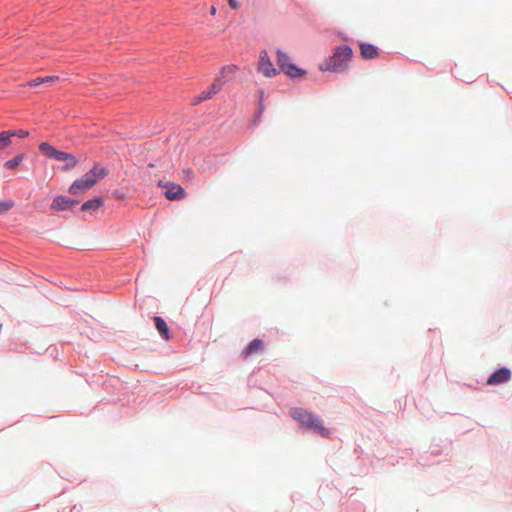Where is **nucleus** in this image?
I'll return each instance as SVG.
<instances>
[{
	"mask_svg": "<svg viewBox=\"0 0 512 512\" xmlns=\"http://www.w3.org/2000/svg\"><path fill=\"white\" fill-rule=\"evenodd\" d=\"M210 98H212V96L210 94H208V90L203 91L199 95H196L192 98L191 104L195 106V105L200 104L202 101L210 99Z\"/></svg>",
	"mask_w": 512,
	"mask_h": 512,
	"instance_id": "a211bd4d",
	"label": "nucleus"
},
{
	"mask_svg": "<svg viewBox=\"0 0 512 512\" xmlns=\"http://www.w3.org/2000/svg\"><path fill=\"white\" fill-rule=\"evenodd\" d=\"M258 71L268 78L278 74V70L274 67L266 50H262L259 54Z\"/></svg>",
	"mask_w": 512,
	"mask_h": 512,
	"instance_id": "423d86ee",
	"label": "nucleus"
},
{
	"mask_svg": "<svg viewBox=\"0 0 512 512\" xmlns=\"http://www.w3.org/2000/svg\"><path fill=\"white\" fill-rule=\"evenodd\" d=\"M77 204H78V202L76 200H73L69 197L58 196V197L54 198L51 207L55 210L60 211V210L70 209Z\"/></svg>",
	"mask_w": 512,
	"mask_h": 512,
	"instance_id": "6e6552de",
	"label": "nucleus"
},
{
	"mask_svg": "<svg viewBox=\"0 0 512 512\" xmlns=\"http://www.w3.org/2000/svg\"><path fill=\"white\" fill-rule=\"evenodd\" d=\"M216 12H217L216 7H215V6H211V8H210V13H211V15H215V14H216Z\"/></svg>",
	"mask_w": 512,
	"mask_h": 512,
	"instance_id": "b1692460",
	"label": "nucleus"
},
{
	"mask_svg": "<svg viewBox=\"0 0 512 512\" xmlns=\"http://www.w3.org/2000/svg\"><path fill=\"white\" fill-rule=\"evenodd\" d=\"M43 84V81H42V78H36V79H33L31 81H29L27 83V85L31 86V87H36V86H39Z\"/></svg>",
	"mask_w": 512,
	"mask_h": 512,
	"instance_id": "4be33fe9",
	"label": "nucleus"
},
{
	"mask_svg": "<svg viewBox=\"0 0 512 512\" xmlns=\"http://www.w3.org/2000/svg\"><path fill=\"white\" fill-rule=\"evenodd\" d=\"M154 322H155V326H156L158 332L160 333V335L165 340H169L170 339L169 328H168V325L165 322V320L160 316H155Z\"/></svg>",
	"mask_w": 512,
	"mask_h": 512,
	"instance_id": "ddd939ff",
	"label": "nucleus"
},
{
	"mask_svg": "<svg viewBox=\"0 0 512 512\" xmlns=\"http://www.w3.org/2000/svg\"><path fill=\"white\" fill-rule=\"evenodd\" d=\"M290 415L306 428L315 430L322 437L330 436V429L324 427L322 420L313 413L302 408H293L290 410Z\"/></svg>",
	"mask_w": 512,
	"mask_h": 512,
	"instance_id": "f03ea898",
	"label": "nucleus"
},
{
	"mask_svg": "<svg viewBox=\"0 0 512 512\" xmlns=\"http://www.w3.org/2000/svg\"><path fill=\"white\" fill-rule=\"evenodd\" d=\"M511 379V371L507 368L496 370L487 380L489 385H499L508 382Z\"/></svg>",
	"mask_w": 512,
	"mask_h": 512,
	"instance_id": "0eeeda50",
	"label": "nucleus"
},
{
	"mask_svg": "<svg viewBox=\"0 0 512 512\" xmlns=\"http://www.w3.org/2000/svg\"><path fill=\"white\" fill-rule=\"evenodd\" d=\"M360 53L361 56L366 59H374L378 56V49L374 45L370 43H361L360 44Z\"/></svg>",
	"mask_w": 512,
	"mask_h": 512,
	"instance_id": "9b49d317",
	"label": "nucleus"
},
{
	"mask_svg": "<svg viewBox=\"0 0 512 512\" xmlns=\"http://www.w3.org/2000/svg\"><path fill=\"white\" fill-rule=\"evenodd\" d=\"M264 348V342L260 339H254L251 341L243 350V355L245 357L250 356L254 353H257Z\"/></svg>",
	"mask_w": 512,
	"mask_h": 512,
	"instance_id": "f8f14e48",
	"label": "nucleus"
},
{
	"mask_svg": "<svg viewBox=\"0 0 512 512\" xmlns=\"http://www.w3.org/2000/svg\"><path fill=\"white\" fill-rule=\"evenodd\" d=\"M22 160H23V155L19 154V155L15 156L13 159L6 161L4 164V167L6 169H16L20 165Z\"/></svg>",
	"mask_w": 512,
	"mask_h": 512,
	"instance_id": "dca6fc26",
	"label": "nucleus"
},
{
	"mask_svg": "<svg viewBox=\"0 0 512 512\" xmlns=\"http://www.w3.org/2000/svg\"><path fill=\"white\" fill-rule=\"evenodd\" d=\"M276 62L281 71L289 77H300L305 74V71L296 67L290 62L289 55L281 49L276 50Z\"/></svg>",
	"mask_w": 512,
	"mask_h": 512,
	"instance_id": "20e7f679",
	"label": "nucleus"
},
{
	"mask_svg": "<svg viewBox=\"0 0 512 512\" xmlns=\"http://www.w3.org/2000/svg\"><path fill=\"white\" fill-rule=\"evenodd\" d=\"M186 173H187V175L193 174L192 170H190V169H188V170L186 171Z\"/></svg>",
	"mask_w": 512,
	"mask_h": 512,
	"instance_id": "a878e982",
	"label": "nucleus"
},
{
	"mask_svg": "<svg viewBox=\"0 0 512 512\" xmlns=\"http://www.w3.org/2000/svg\"><path fill=\"white\" fill-rule=\"evenodd\" d=\"M223 83L220 81V77H216L212 85L208 89V94L212 97L222 89Z\"/></svg>",
	"mask_w": 512,
	"mask_h": 512,
	"instance_id": "f3484780",
	"label": "nucleus"
},
{
	"mask_svg": "<svg viewBox=\"0 0 512 512\" xmlns=\"http://www.w3.org/2000/svg\"><path fill=\"white\" fill-rule=\"evenodd\" d=\"M39 149L43 154H45L47 157H50V158H55L56 153L59 152L58 150H56L54 147H52L51 145H49L46 142L41 143L39 146Z\"/></svg>",
	"mask_w": 512,
	"mask_h": 512,
	"instance_id": "2eb2a0df",
	"label": "nucleus"
},
{
	"mask_svg": "<svg viewBox=\"0 0 512 512\" xmlns=\"http://www.w3.org/2000/svg\"><path fill=\"white\" fill-rule=\"evenodd\" d=\"M158 186L164 189V195L168 200L178 201L185 197V190L179 184L160 180Z\"/></svg>",
	"mask_w": 512,
	"mask_h": 512,
	"instance_id": "39448f33",
	"label": "nucleus"
},
{
	"mask_svg": "<svg viewBox=\"0 0 512 512\" xmlns=\"http://www.w3.org/2000/svg\"><path fill=\"white\" fill-rule=\"evenodd\" d=\"M58 161L65 162L66 164L63 166L64 170H69L77 164V159L70 153L59 151L56 153V157L54 158Z\"/></svg>",
	"mask_w": 512,
	"mask_h": 512,
	"instance_id": "1a4fd4ad",
	"label": "nucleus"
},
{
	"mask_svg": "<svg viewBox=\"0 0 512 512\" xmlns=\"http://www.w3.org/2000/svg\"><path fill=\"white\" fill-rule=\"evenodd\" d=\"M27 134H28L27 132L19 134V137H25V136H27Z\"/></svg>",
	"mask_w": 512,
	"mask_h": 512,
	"instance_id": "393cba45",
	"label": "nucleus"
},
{
	"mask_svg": "<svg viewBox=\"0 0 512 512\" xmlns=\"http://www.w3.org/2000/svg\"><path fill=\"white\" fill-rule=\"evenodd\" d=\"M103 205V201L101 198H94L87 202H85L81 209L82 211H88V210H97L99 207Z\"/></svg>",
	"mask_w": 512,
	"mask_h": 512,
	"instance_id": "4468645a",
	"label": "nucleus"
},
{
	"mask_svg": "<svg viewBox=\"0 0 512 512\" xmlns=\"http://www.w3.org/2000/svg\"><path fill=\"white\" fill-rule=\"evenodd\" d=\"M108 174L103 167L95 165L82 178L75 180L69 188L71 194H78L82 191L92 188L100 179Z\"/></svg>",
	"mask_w": 512,
	"mask_h": 512,
	"instance_id": "7ed1b4c3",
	"label": "nucleus"
},
{
	"mask_svg": "<svg viewBox=\"0 0 512 512\" xmlns=\"http://www.w3.org/2000/svg\"><path fill=\"white\" fill-rule=\"evenodd\" d=\"M59 80L58 76H46L42 77L43 84L44 83H54Z\"/></svg>",
	"mask_w": 512,
	"mask_h": 512,
	"instance_id": "412c9836",
	"label": "nucleus"
},
{
	"mask_svg": "<svg viewBox=\"0 0 512 512\" xmlns=\"http://www.w3.org/2000/svg\"><path fill=\"white\" fill-rule=\"evenodd\" d=\"M14 202L12 200L0 201V214H3L13 208Z\"/></svg>",
	"mask_w": 512,
	"mask_h": 512,
	"instance_id": "aec40b11",
	"label": "nucleus"
},
{
	"mask_svg": "<svg viewBox=\"0 0 512 512\" xmlns=\"http://www.w3.org/2000/svg\"><path fill=\"white\" fill-rule=\"evenodd\" d=\"M237 71H238V67L236 65L231 64V65L223 66L220 69L219 75L217 77H220V81L222 83H225V82L232 80L233 77L235 76V74L237 73Z\"/></svg>",
	"mask_w": 512,
	"mask_h": 512,
	"instance_id": "9d476101",
	"label": "nucleus"
},
{
	"mask_svg": "<svg viewBox=\"0 0 512 512\" xmlns=\"http://www.w3.org/2000/svg\"><path fill=\"white\" fill-rule=\"evenodd\" d=\"M229 2V5L231 6V8L233 9H237L239 4L236 2V0H228Z\"/></svg>",
	"mask_w": 512,
	"mask_h": 512,
	"instance_id": "5701e85b",
	"label": "nucleus"
},
{
	"mask_svg": "<svg viewBox=\"0 0 512 512\" xmlns=\"http://www.w3.org/2000/svg\"><path fill=\"white\" fill-rule=\"evenodd\" d=\"M14 135V133H9L8 131L0 132V148L8 146L10 143V138Z\"/></svg>",
	"mask_w": 512,
	"mask_h": 512,
	"instance_id": "6ab92c4d",
	"label": "nucleus"
},
{
	"mask_svg": "<svg viewBox=\"0 0 512 512\" xmlns=\"http://www.w3.org/2000/svg\"><path fill=\"white\" fill-rule=\"evenodd\" d=\"M353 51L348 45H341L335 48L333 55L326 58L320 64L321 71H331L335 73H342L347 68L352 59Z\"/></svg>",
	"mask_w": 512,
	"mask_h": 512,
	"instance_id": "f257e3e1",
	"label": "nucleus"
}]
</instances>
